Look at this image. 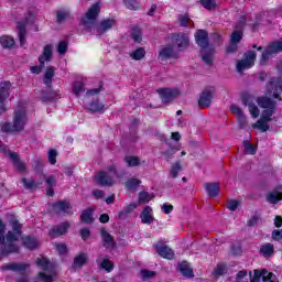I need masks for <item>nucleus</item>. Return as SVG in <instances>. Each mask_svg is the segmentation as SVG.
<instances>
[{
  "instance_id": "1",
  "label": "nucleus",
  "mask_w": 282,
  "mask_h": 282,
  "mask_svg": "<svg viewBox=\"0 0 282 282\" xmlns=\"http://www.w3.org/2000/svg\"><path fill=\"white\" fill-rule=\"evenodd\" d=\"M282 101V78L271 77L267 84V95L257 98L258 106L262 111L260 122H272V116L276 113V105Z\"/></svg>"
},
{
  "instance_id": "2",
  "label": "nucleus",
  "mask_w": 282,
  "mask_h": 282,
  "mask_svg": "<svg viewBox=\"0 0 282 282\" xmlns=\"http://www.w3.org/2000/svg\"><path fill=\"white\" fill-rule=\"evenodd\" d=\"M196 45L200 47V58L205 65L213 67V56H215V48L210 47L208 40V32L199 29L195 33Z\"/></svg>"
},
{
  "instance_id": "3",
  "label": "nucleus",
  "mask_w": 282,
  "mask_h": 282,
  "mask_svg": "<svg viewBox=\"0 0 282 282\" xmlns=\"http://www.w3.org/2000/svg\"><path fill=\"white\" fill-rule=\"evenodd\" d=\"M25 124H28V111L20 108L13 112V123L2 122L0 130L2 133H21V131H25Z\"/></svg>"
},
{
  "instance_id": "4",
  "label": "nucleus",
  "mask_w": 282,
  "mask_h": 282,
  "mask_svg": "<svg viewBox=\"0 0 282 282\" xmlns=\"http://www.w3.org/2000/svg\"><path fill=\"white\" fill-rule=\"evenodd\" d=\"M21 235L14 231H8L6 235V224L2 228V238L0 240V257H10V254H17L20 248L14 241H19Z\"/></svg>"
},
{
  "instance_id": "5",
  "label": "nucleus",
  "mask_w": 282,
  "mask_h": 282,
  "mask_svg": "<svg viewBox=\"0 0 282 282\" xmlns=\"http://www.w3.org/2000/svg\"><path fill=\"white\" fill-rule=\"evenodd\" d=\"M100 15V2H95L84 17L79 20V25H83L85 30H91L96 23V19Z\"/></svg>"
},
{
  "instance_id": "6",
  "label": "nucleus",
  "mask_w": 282,
  "mask_h": 282,
  "mask_svg": "<svg viewBox=\"0 0 282 282\" xmlns=\"http://www.w3.org/2000/svg\"><path fill=\"white\" fill-rule=\"evenodd\" d=\"M74 207H72V203L69 200L63 199V200H57L51 204V209L52 213L55 215H68L72 217L74 215Z\"/></svg>"
},
{
  "instance_id": "7",
  "label": "nucleus",
  "mask_w": 282,
  "mask_h": 282,
  "mask_svg": "<svg viewBox=\"0 0 282 282\" xmlns=\"http://www.w3.org/2000/svg\"><path fill=\"white\" fill-rule=\"evenodd\" d=\"M254 61H257V53L254 51H248L242 55V58L237 63V70L245 72L254 67Z\"/></svg>"
},
{
  "instance_id": "8",
  "label": "nucleus",
  "mask_w": 282,
  "mask_h": 282,
  "mask_svg": "<svg viewBox=\"0 0 282 282\" xmlns=\"http://www.w3.org/2000/svg\"><path fill=\"white\" fill-rule=\"evenodd\" d=\"M156 94L159 98L163 102V105H169L180 96V89L177 88H159L156 89Z\"/></svg>"
},
{
  "instance_id": "9",
  "label": "nucleus",
  "mask_w": 282,
  "mask_h": 282,
  "mask_svg": "<svg viewBox=\"0 0 282 282\" xmlns=\"http://www.w3.org/2000/svg\"><path fill=\"white\" fill-rule=\"evenodd\" d=\"M10 89H12V84L10 82L0 83V116H3L8 108L6 107V100L10 98Z\"/></svg>"
},
{
  "instance_id": "10",
  "label": "nucleus",
  "mask_w": 282,
  "mask_h": 282,
  "mask_svg": "<svg viewBox=\"0 0 282 282\" xmlns=\"http://www.w3.org/2000/svg\"><path fill=\"white\" fill-rule=\"evenodd\" d=\"M30 19L32 21V19H34V14L32 13V11L29 12V18H25L24 21L22 22H18V36H19V41H20V45L21 47H23V45H25V43H28L26 40V34H28V23H30Z\"/></svg>"
},
{
  "instance_id": "11",
  "label": "nucleus",
  "mask_w": 282,
  "mask_h": 282,
  "mask_svg": "<svg viewBox=\"0 0 282 282\" xmlns=\"http://www.w3.org/2000/svg\"><path fill=\"white\" fill-rule=\"evenodd\" d=\"M172 45L176 46L180 52L191 45V37L186 33H173L171 35Z\"/></svg>"
},
{
  "instance_id": "12",
  "label": "nucleus",
  "mask_w": 282,
  "mask_h": 282,
  "mask_svg": "<svg viewBox=\"0 0 282 282\" xmlns=\"http://www.w3.org/2000/svg\"><path fill=\"white\" fill-rule=\"evenodd\" d=\"M69 227L70 225L67 220L61 223L59 225H55L48 230V237L51 239L63 237L64 235H67V232H69Z\"/></svg>"
},
{
  "instance_id": "13",
  "label": "nucleus",
  "mask_w": 282,
  "mask_h": 282,
  "mask_svg": "<svg viewBox=\"0 0 282 282\" xmlns=\"http://www.w3.org/2000/svg\"><path fill=\"white\" fill-rule=\"evenodd\" d=\"M213 98H215V91L210 89H205L202 91L198 99L199 109H208L213 105Z\"/></svg>"
},
{
  "instance_id": "14",
  "label": "nucleus",
  "mask_w": 282,
  "mask_h": 282,
  "mask_svg": "<svg viewBox=\"0 0 282 282\" xmlns=\"http://www.w3.org/2000/svg\"><path fill=\"white\" fill-rule=\"evenodd\" d=\"M100 237L102 239V246L106 248V250H116V240L113 239V236L107 231V229H100Z\"/></svg>"
},
{
  "instance_id": "15",
  "label": "nucleus",
  "mask_w": 282,
  "mask_h": 282,
  "mask_svg": "<svg viewBox=\"0 0 282 282\" xmlns=\"http://www.w3.org/2000/svg\"><path fill=\"white\" fill-rule=\"evenodd\" d=\"M154 248L158 254L163 259H167L169 261H171L175 258V252H173V249H171L166 245H162V242L154 245Z\"/></svg>"
},
{
  "instance_id": "16",
  "label": "nucleus",
  "mask_w": 282,
  "mask_h": 282,
  "mask_svg": "<svg viewBox=\"0 0 282 282\" xmlns=\"http://www.w3.org/2000/svg\"><path fill=\"white\" fill-rule=\"evenodd\" d=\"M159 61H171V58H177V52L173 45H167L161 47L159 52Z\"/></svg>"
},
{
  "instance_id": "17",
  "label": "nucleus",
  "mask_w": 282,
  "mask_h": 282,
  "mask_svg": "<svg viewBox=\"0 0 282 282\" xmlns=\"http://www.w3.org/2000/svg\"><path fill=\"white\" fill-rule=\"evenodd\" d=\"M116 25V19H105L101 20L99 25L96 28V33L99 36H102V34H106V32H109Z\"/></svg>"
},
{
  "instance_id": "18",
  "label": "nucleus",
  "mask_w": 282,
  "mask_h": 282,
  "mask_svg": "<svg viewBox=\"0 0 282 282\" xmlns=\"http://www.w3.org/2000/svg\"><path fill=\"white\" fill-rule=\"evenodd\" d=\"M95 180L99 186L110 187L113 184V177H111L106 171L97 173Z\"/></svg>"
},
{
  "instance_id": "19",
  "label": "nucleus",
  "mask_w": 282,
  "mask_h": 282,
  "mask_svg": "<svg viewBox=\"0 0 282 282\" xmlns=\"http://www.w3.org/2000/svg\"><path fill=\"white\" fill-rule=\"evenodd\" d=\"M30 263L11 262L1 267V270L9 272H25Z\"/></svg>"
},
{
  "instance_id": "20",
  "label": "nucleus",
  "mask_w": 282,
  "mask_h": 282,
  "mask_svg": "<svg viewBox=\"0 0 282 282\" xmlns=\"http://www.w3.org/2000/svg\"><path fill=\"white\" fill-rule=\"evenodd\" d=\"M87 261H89V257L85 252H80L74 258L72 270H83L84 265H87Z\"/></svg>"
},
{
  "instance_id": "21",
  "label": "nucleus",
  "mask_w": 282,
  "mask_h": 282,
  "mask_svg": "<svg viewBox=\"0 0 282 282\" xmlns=\"http://www.w3.org/2000/svg\"><path fill=\"white\" fill-rule=\"evenodd\" d=\"M140 217L141 224L151 225L152 221H155V218L153 217V208H151V206H145L141 212Z\"/></svg>"
},
{
  "instance_id": "22",
  "label": "nucleus",
  "mask_w": 282,
  "mask_h": 282,
  "mask_svg": "<svg viewBox=\"0 0 282 282\" xmlns=\"http://www.w3.org/2000/svg\"><path fill=\"white\" fill-rule=\"evenodd\" d=\"M79 220L82 221V224H94V221H96V219L94 218V208L88 207L84 209L79 216Z\"/></svg>"
},
{
  "instance_id": "23",
  "label": "nucleus",
  "mask_w": 282,
  "mask_h": 282,
  "mask_svg": "<svg viewBox=\"0 0 282 282\" xmlns=\"http://www.w3.org/2000/svg\"><path fill=\"white\" fill-rule=\"evenodd\" d=\"M0 45H1L2 50H14L17 42L14 41V37H12L10 35H1L0 36Z\"/></svg>"
},
{
  "instance_id": "24",
  "label": "nucleus",
  "mask_w": 282,
  "mask_h": 282,
  "mask_svg": "<svg viewBox=\"0 0 282 282\" xmlns=\"http://www.w3.org/2000/svg\"><path fill=\"white\" fill-rule=\"evenodd\" d=\"M260 257H263L264 259H270L272 254H274V245L267 242L262 246H260L259 249Z\"/></svg>"
},
{
  "instance_id": "25",
  "label": "nucleus",
  "mask_w": 282,
  "mask_h": 282,
  "mask_svg": "<svg viewBox=\"0 0 282 282\" xmlns=\"http://www.w3.org/2000/svg\"><path fill=\"white\" fill-rule=\"evenodd\" d=\"M205 191L210 199H215L219 196V183H206Z\"/></svg>"
},
{
  "instance_id": "26",
  "label": "nucleus",
  "mask_w": 282,
  "mask_h": 282,
  "mask_svg": "<svg viewBox=\"0 0 282 282\" xmlns=\"http://www.w3.org/2000/svg\"><path fill=\"white\" fill-rule=\"evenodd\" d=\"M135 208H138V205L135 203H130L128 206L123 207V209L119 212V219H129V217H131V214L133 213V210H135Z\"/></svg>"
},
{
  "instance_id": "27",
  "label": "nucleus",
  "mask_w": 282,
  "mask_h": 282,
  "mask_svg": "<svg viewBox=\"0 0 282 282\" xmlns=\"http://www.w3.org/2000/svg\"><path fill=\"white\" fill-rule=\"evenodd\" d=\"M178 268H180L181 274L185 276V279H193V276H195V273L193 272V269L191 268V265H188V262L182 261L178 264Z\"/></svg>"
},
{
  "instance_id": "28",
  "label": "nucleus",
  "mask_w": 282,
  "mask_h": 282,
  "mask_svg": "<svg viewBox=\"0 0 282 282\" xmlns=\"http://www.w3.org/2000/svg\"><path fill=\"white\" fill-rule=\"evenodd\" d=\"M22 245L28 250H36L39 248V240L32 236H25L22 238Z\"/></svg>"
},
{
  "instance_id": "29",
  "label": "nucleus",
  "mask_w": 282,
  "mask_h": 282,
  "mask_svg": "<svg viewBox=\"0 0 282 282\" xmlns=\"http://www.w3.org/2000/svg\"><path fill=\"white\" fill-rule=\"evenodd\" d=\"M88 111L91 113H105V106L99 99H94L89 104Z\"/></svg>"
},
{
  "instance_id": "30",
  "label": "nucleus",
  "mask_w": 282,
  "mask_h": 282,
  "mask_svg": "<svg viewBox=\"0 0 282 282\" xmlns=\"http://www.w3.org/2000/svg\"><path fill=\"white\" fill-rule=\"evenodd\" d=\"M41 94H42V97H41L42 102H54V100L58 98V93L52 89L42 90Z\"/></svg>"
},
{
  "instance_id": "31",
  "label": "nucleus",
  "mask_w": 282,
  "mask_h": 282,
  "mask_svg": "<svg viewBox=\"0 0 282 282\" xmlns=\"http://www.w3.org/2000/svg\"><path fill=\"white\" fill-rule=\"evenodd\" d=\"M9 224L12 228V232H15L17 235H23V224L19 223V219L17 217L12 216L9 220Z\"/></svg>"
},
{
  "instance_id": "32",
  "label": "nucleus",
  "mask_w": 282,
  "mask_h": 282,
  "mask_svg": "<svg viewBox=\"0 0 282 282\" xmlns=\"http://www.w3.org/2000/svg\"><path fill=\"white\" fill-rule=\"evenodd\" d=\"M56 72V68H54V66H48L44 73V85H46V87H52V80L54 78V74Z\"/></svg>"
},
{
  "instance_id": "33",
  "label": "nucleus",
  "mask_w": 282,
  "mask_h": 282,
  "mask_svg": "<svg viewBox=\"0 0 282 282\" xmlns=\"http://www.w3.org/2000/svg\"><path fill=\"white\" fill-rule=\"evenodd\" d=\"M267 202H269V204H276L278 202H282V192L276 189L269 192L267 194Z\"/></svg>"
},
{
  "instance_id": "34",
  "label": "nucleus",
  "mask_w": 282,
  "mask_h": 282,
  "mask_svg": "<svg viewBox=\"0 0 282 282\" xmlns=\"http://www.w3.org/2000/svg\"><path fill=\"white\" fill-rule=\"evenodd\" d=\"M123 162H126L127 166H129L131 169H133L135 166H140L142 164L140 159L138 156H133V155L124 156Z\"/></svg>"
},
{
  "instance_id": "35",
  "label": "nucleus",
  "mask_w": 282,
  "mask_h": 282,
  "mask_svg": "<svg viewBox=\"0 0 282 282\" xmlns=\"http://www.w3.org/2000/svg\"><path fill=\"white\" fill-rule=\"evenodd\" d=\"M52 45L51 44H46L43 48V53L42 55L39 56V58H42L43 63H50V61H52Z\"/></svg>"
},
{
  "instance_id": "36",
  "label": "nucleus",
  "mask_w": 282,
  "mask_h": 282,
  "mask_svg": "<svg viewBox=\"0 0 282 282\" xmlns=\"http://www.w3.org/2000/svg\"><path fill=\"white\" fill-rule=\"evenodd\" d=\"M267 51L272 54H279L282 52V42L281 41H273L267 46Z\"/></svg>"
},
{
  "instance_id": "37",
  "label": "nucleus",
  "mask_w": 282,
  "mask_h": 282,
  "mask_svg": "<svg viewBox=\"0 0 282 282\" xmlns=\"http://www.w3.org/2000/svg\"><path fill=\"white\" fill-rule=\"evenodd\" d=\"M144 56H147V50H144V47H138L132 53H130L132 61H142Z\"/></svg>"
},
{
  "instance_id": "38",
  "label": "nucleus",
  "mask_w": 282,
  "mask_h": 282,
  "mask_svg": "<svg viewBox=\"0 0 282 282\" xmlns=\"http://www.w3.org/2000/svg\"><path fill=\"white\" fill-rule=\"evenodd\" d=\"M131 39L134 43H142V29H140V26H132Z\"/></svg>"
},
{
  "instance_id": "39",
  "label": "nucleus",
  "mask_w": 282,
  "mask_h": 282,
  "mask_svg": "<svg viewBox=\"0 0 282 282\" xmlns=\"http://www.w3.org/2000/svg\"><path fill=\"white\" fill-rule=\"evenodd\" d=\"M31 166L35 173H43V159L41 156L35 158L31 162Z\"/></svg>"
},
{
  "instance_id": "40",
  "label": "nucleus",
  "mask_w": 282,
  "mask_h": 282,
  "mask_svg": "<svg viewBox=\"0 0 282 282\" xmlns=\"http://www.w3.org/2000/svg\"><path fill=\"white\" fill-rule=\"evenodd\" d=\"M242 147L245 149V153H247V155H256L257 154V145L250 143V141L245 140L242 143Z\"/></svg>"
},
{
  "instance_id": "41",
  "label": "nucleus",
  "mask_w": 282,
  "mask_h": 282,
  "mask_svg": "<svg viewBox=\"0 0 282 282\" xmlns=\"http://www.w3.org/2000/svg\"><path fill=\"white\" fill-rule=\"evenodd\" d=\"M72 17L69 10H58L56 11V21L57 23H63V21H67Z\"/></svg>"
},
{
  "instance_id": "42",
  "label": "nucleus",
  "mask_w": 282,
  "mask_h": 282,
  "mask_svg": "<svg viewBox=\"0 0 282 282\" xmlns=\"http://www.w3.org/2000/svg\"><path fill=\"white\" fill-rule=\"evenodd\" d=\"M242 39H243V31L236 29V31H234L230 35V43H236L239 45Z\"/></svg>"
},
{
  "instance_id": "43",
  "label": "nucleus",
  "mask_w": 282,
  "mask_h": 282,
  "mask_svg": "<svg viewBox=\"0 0 282 282\" xmlns=\"http://www.w3.org/2000/svg\"><path fill=\"white\" fill-rule=\"evenodd\" d=\"M180 171H182V163L180 161H176L170 170V177L175 180L177 175H180Z\"/></svg>"
},
{
  "instance_id": "44",
  "label": "nucleus",
  "mask_w": 282,
  "mask_h": 282,
  "mask_svg": "<svg viewBox=\"0 0 282 282\" xmlns=\"http://www.w3.org/2000/svg\"><path fill=\"white\" fill-rule=\"evenodd\" d=\"M200 6L208 11L217 10V0H200Z\"/></svg>"
},
{
  "instance_id": "45",
  "label": "nucleus",
  "mask_w": 282,
  "mask_h": 282,
  "mask_svg": "<svg viewBox=\"0 0 282 282\" xmlns=\"http://www.w3.org/2000/svg\"><path fill=\"white\" fill-rule=\"evenodd\" d=\"M99 268L101 270H106V272H112L113 271V262L109 260V258H105L101 260Z\"/></svg>"
},
{
  "instance_id": "46",
  "label": "nucleus",
  "mask_w": 282,
  "mask_h": 282,
  "mask_svg": "<svg viewBox=\"0 0 282 282\" xmlns=\"http://www.w3.org/2000/svg\"><path fill=\"white\" fill-rule=\"evenodd\" d=\"M228 270L226 269V264L218 263L214 271L212 272L213 276H224Z\"/></svg>"
},
{
  "instance_id": "47",
  "label": "nucleus",
  "mask_w": 282,
  "mask_h": 282,
  "mask_svg": "<svg viewBox=\"0 0 282 282\" xmlns=\"http://www.w3.org/2000/svg\"><path fill=\"white\" fill-rule=\"evenodd\" d=\"M21 182L28 191L39 188V183H36V181H34V180H28V178L24 177V178L21 180Z\"/></svg>"
},
{
  "instance_id": "48",
  "label": "nucleus",
  "mask_w": 282,
  "mask_h": 282,
  "mask_svg": "<svg viewBox=\"0 0 282 282\" xmlns=\"http://www.w3.org/2000/svg\"><path fill=\"white\" fill-rule=\"evenodd\" d=\"M140 184H142L141 180L130 178L126 182V188H128L129 191H135V188H138Z\"/></svg>"
},
{
  "instance_id": "49",
  "label": "nucleus",
  "mask_w": 282,
  "mask_h": 282,
  "mask_svg": "<svg viewBox=\"0 0 282 282\" xmlns=\"http://www.w3.org/2000/svg\"><path fill=\"white\" fill-rule=\"evenodd\" d=\"M83 91H85V84L83 82H75L73 84V93L75 96L78 98Z\"/></svg>"
},
{
  "instance_id": "50",
  "label": "nucleus",
  "mask_w": 282,
  "mask_h": 282,
  "mask_svg": "<svg viewBox=\"0 0 282 282\" xmlns=\"http://www.w3.org/2000/svg\"><path fill=\"white\" fill-rule=\"evenodd\" d=\"M122 2L128 10H140V3L138 2V0H122Z\"/></svg>"
},
{
  "instance_id": "51",
  "label": "nucleus",
  "mask_w": 282,
  "mask_h": 282,
  "mask_svg": "<svg viewBox=\"0 0 282 282\" xmlns=\"http://www.w3.org/2000/svg\"><path fill=\"white\" fill-rule=\"evenodd\" d=\"M188 23H191V15L188 13L178 15V25L181 28H188Z\"/></svg>"
},
{
  "instance_id": "52",
  "label": "nucleus",
  "mask_w": 282,
  "mask_h": 282,
  "mask_svg": "<svg viewBox=\"0 0 282 282\" xmlns=\"http://www.w3.org/2000/svg\"><path fill=\"white\" fill-rule=\"evenodd\" d=\"M69 47V43L65 40L61 41L57 45V53L62 56L67 54V50Z\"/></svg>"
},
{
  "instance_id": "53",
  "label": "nucleus",
  "mask_w": 282,
  "mask_h": 282,
  "mask_svg": "<svg viewBox=\"0 0 282 282\" xmlns=\"http://www.w3.org/2000/svg\"><path fill=\"white\" fill-rule=\"evenodd\" d=\"M180 151V148L171 147L165 152H162V155L166 159V161L173 160V154L177 153Z\"/></svg>"
},
{
  "instance_id": "54",
  "label": "nucleus",
  "mask_w": 282,
  "mask_h": 282,
  "mask_svg": "<svg viewBox=\"0 0 282 282\" xmlns=\"http://www.w3.org/2000/svg\"><path fill=\"white\" fill-rule=\"evenodd\" d=\"M39 65L37 66H31L30 72L32 74H41L43 72V68L45 67V62H43V57H39Z\"/></svg>"
},
{
  "instance_id": "55",
  "label": "nucleus",
  "mask_w": 282,
  "mask_h": 282,
  "mask_svg": "<svg viewBox=\"0 0 282 282\" xmlns=\"http://www.w3.org/2000/svg\"><path fill=\"white\" fill-rule=\"evenodd\" d=\"M149 202H151V194H149V192H140L138 203L149 204Z\"/></svg>"
},
{
  "instance_id": "56",
  "label": "nucleus",
  "mask_w": 282,
  "mask_h": 282,
  "mask_svg": "<svg viewBox=\"0 0 282 282\" xmlns=\"http://www.w3.org/2000/svg\"><path fill=\"white\" fill-rule=\"evenodd\" d=\"M230 252L234 257H241V254L243 253V249L241 247V243L238 245H231L230 247Z\"/></svg>"
},
{
  "instance_id": "57",
  "label": "nucleus",
  "mask_w": 282,
  "mask_h": 282,
  "mask_svg": "<svg viewBox=\"0 0 282 282\" xmlns=\"http://www.w3.org/2000/svg\"><path fill=\"white\" fill-rule=\"evenodd\" d=\"M252 128L260 129V131H262V133H265V131H270V126L260 120H258L256 123H253Z\"/></svg>"
},
{
  "instance_id": "58",
  "label": "nucleus",
  "mask_w": 282,
  "mask_h": 282,
  "mask_svg": "<svg viewBox=\"0 0 282 282\" xmlns=\"http://www.w3.org/2000/svg\"><path fill=\"white\" fill-rule=\"evenodd\" d=\"M158 273L155 271H149L147 269L141 270V278L143 281H149V279H153V276H156Z\"/></svg>"
},
{
  "instance_id": "59",
  "label": "nucleus",
  "mask_w": 282,
  "mask_h": 282,
  "mask_svg": "<svg viewBox=\"0 0 282 282\" xmlns=\"http://www.w3.org/2000/svg\"><path fill=\"white\" fill-rule=\"evenodd\" d=\"M36 265H39V268L43 269V270H47V268H50V260L46 258H37L35 260Z\"/></svg>"
},
{
  "instance_id": "60",
  "label": "nucleus",
  "mask_w": 282,
  "mask_h": 282,
  "mask_svg": "<svg viewBox=\"0 0 282 282\" xmlns=\"http://www.w3.org/2000/svg\"><path fill=\"white\" fill-rule=\"evenodd\" d=\"M239 206H241V202H239L237 199H230L227 203V208H228V210H231V213H235V210H237V208H239Z\"/></svg>"
},
{
  "instance_id": "61",
  "label": "nucleus",
  "mask_w": 282,
  "mask_h": 282,
  "mask_svg": "<svg viewBox=\"0 0 282 282\" xmlns=\"http://www.w3.org/2000/svg\"><path fill=\"white\" fill-rule=\"evenodd\" d=\"M56 158H58V152L55 149L48 150V163L54 166L56 164Z\"/></svg>"
},
{
  "instance_id": "62",
  "label": "nucleus",
  "mask_w": 282,
  "mask_h": 282,
  "mask_svg": "<svg viewBox=\"0 0 282 282\" xmlns=\"http://www.w3.org/2000/svg\"><path fill=\"white\" fill-rule=\"evenodd\" d=\"M248 23V20L246 18L245 14L240 15L238 22L236 23L235 25V29L236 30H242L243 31V28H246V24Z\"/></svg>"
},
{
  "instance_id": "63",
  "label": "nucleus",
  "mask_w": 282,
  "mask_h": 282,
  "mask_svg": "<svg viewBox=\"0 0 282 282\" xmlns=\"http://www.w3.org/2000/svg\"><path fill=\"white\" fill-rule=\"evenodd\" d=\"M261 272L263 282H274V280H272V276H274L273 272H268L265 269H262Z\"/></svg>"
},
{
  "instance_id": "64",
  "label": "nucleus",
  "mask_w": 282,
  "mask_h": 282,
  "mask_svg": "<svg viewBox=\"0 0 282 282\" xmlns=\"http://www.w3.org/2000/svg\"><path fill=\"white\" fill-rule=\"evenodd\" d=\"M248 276V270H240L236 274V282H248V280L243 281Z\"/></svg>"
}]
</instances>
